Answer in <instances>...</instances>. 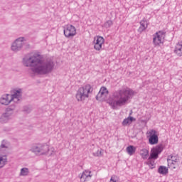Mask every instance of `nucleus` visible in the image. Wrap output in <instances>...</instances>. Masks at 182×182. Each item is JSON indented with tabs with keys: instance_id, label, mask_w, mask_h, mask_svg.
<instances>
[{
	"instance_id": "obj_1",
	"label": "nucleus",
	"mask_w": 182,
	"mask_h": 182,
	"mask_svg": "<svg viewBox=\"0 0 182 182\" xmlns=\"http://www.w3.org/2000/svg\"><path fill=\"white\" fill-rule=\"evenodd\" d=\"M23 65L28 70V75L31 77L46 75V61L43 59V55L34 53L32 55H27L23 58Z\"/></svg>"
},
{
	"instance_id": "obj_2",
	"label": "nucleus",
	"mask_w": 182,
	"mask_h": 182,
	"mask_svg": "<svg viewBox=\"0 0 182 182\" xmlns=\"http://www.w3.org/2000/svg\"><path fill=\"white\" fill-rule=\"evenodd\" d=\"M136 92L133 90L124 87L113 92L111 97L107 100V103L112 109H117L124 105H127L129 100L134 96Z\"/></svg>"
},
{
	"instance_id": "obj_3",
	"label": "nucleus",
	"mask_w": 182,
	"mask_h": 182,
	"mask_svg": "<svg viewBox=\"0 0 182 182\" xmlns=\"http://www.w3.org/2000/svg\"><path fill=\"white\" fill-rule=\"evenodd\" d=\"M93 92L92 85L87 84L78 89L75 95V98L78 102H85L89 97V94Z\"/></svg>"
},
{
	"instance_id": "obj_4",
	"label": "nucleus",
	"mask_w": 182,
	"mask_h": 182,
	"mask_svg": "<svg viewBox=\"0 0 182 182\" xmlns=\"http://www.w3.org/2000/svg\"><path fill=\"white\" fill-rule=\"evenodd\" d=\"M26 39L24 37H19L16 38L11 44V49L13 52H19L22 50V48L25 45Z\"/></svg>"
},
{
	"instance_id": "obj_5",
	"label": "nucleus",
	"mask_w": 182,
	"mask_h": 182,
	"mask_svg": "<svg viewBox=\"0 0 182 182\" xmlns=\"http://www.w3.org/2000/svg\"><path fill=\"white\" fill-rule=\"evenodd\" d=\"M164 38H166V33L164 31H157L153 36V43L154 46H161L164 43Z\"/></svg>"
},
{
	"instance_id": "obj_6",
	"label": "nucleus",
	"mask_w": 182,
	"mask_h": 182,
	"mask_svg": "<svg viewBox=\"0 0 182 182\" xmlns=\"http://www.w3.org/2000/svg\"><path fill=\"white\" fill-rule=\"evenodd\" d=\"M146 137L151 146L159 143V132L156 129H149L146 132Z\"/></svg>"
},
{
	"instance_id": "obj_7",
	"label": "nucleus",
	"mask_w": 182,
	"mask_h": 182,
	"mask_svg": "<svg viewBox=\"0 0 182 182\" xmlns=\"http://www.w3.org/2000/svg\"><path fill=\"white\" fill-rule=\"evenodd\" d=\"M92 45L95 50L100 52L103 49V46H105V38L100 36H96L94 37Z\"/></svg>"
},
{
	"instance_id": "obj_8",
	"label": "nucleus",
	"mask_w": 182,
	"mask_h": 182,
	"mask_svg": "<svg viewBox=\"0 0 182 182\" xmlns=\"http://www.w3.org/2000/svg\"><path fill=\"white\" fill-rule=\"evenodd\" d=\"M46 146V144H36L31 147L30 151H31L32 153H35L37 156H43L46 154V151H45Z\"/></svg>"
},
{
	"instance_id": "obj_9",
	"label": "nucleus",
	"mask_w": 182,
	"mask_h": 182,
	"mask_svg": "<svg viewBox=\"0 0 182 182\" xmlns=\"http://www.w3.org/2000/svg\"><path fill=\"white\" fill-rule=\"evenodd\" d=\"M63 32L65 38H73L74 36H76V27L72 24H68L65 26Z\"/></svg>"
},
{
	"instance_id": "obj_10",
	"label": "nucleus",
	"mask_w": 182,
	"mask_h": 182,
	"mask_svg": "<svg viewBox=\"0 0 182 182\" xmlns=\"http://www.w3.org/2000/svg\"><path fill=\"white\" fill-rule=\"evenodd\" d=\"M180 162V159H178V156L171 154L168 157V166L171 170H174L178 166V163Z\"/></svg>"
},
{
	"instance_id": "obj_11",
	"label": "nucleus",
	"mask_w": 182,
	"mask_h": 182,
	"mask_svg": "<svg viewBox=\"0 0 182 182\" xmlns=\"http://www.w3.org/2000/svg\"><path fill=\"white\" fill-rule=\"evenodd\" d=\"M163 151V145H158L155 147H153L151 149L150 156L149 158V160H157L159 159V154H160Z\"/></svg>"
},
{
	"instance_id": "obj_12",
	"label": "nucleus",
	"mask_w": 182,
	"mask_h": 182,
	"mask_svg": "<svg viewBox=\"0 0 182 182\" xmlns=\"http://www.w3.org/2000/svg\"><path fill=\"white\" fill-rule=\"evenodd\" d=\"M109 95V90L106 87H102L97 95L96 99L97 100H100L102 102L103 100H106V98Z\"/></svg>"
},
{
	"instance_id": "obj_13",
	"label": "nucleus",
	"mask_w": 182,
	"mask_h": 182,
	"mask_svg": "<svg viewBox=\"0 0 182 182\" xmlns=\"http://www.w3.org/2000/svg\"><path fill=\"white\" fill-rule=\"evenodd\" d=\"M21 93H22V90L19 89L16 90L14 95H10V99L11 102H14V103H18V102L21 100Z\"/></svg>"
},
{
	"instance_id": "obj_14",
	"label": "nucleus",
	"mask_w": 182,
	"mask_h": 182,
	"mask_svg": "<svg viewBox=\"0 0 182 182\" xmlns=\"http://www.w3.org/2000/svg\"><path fill=\"white\" fill-rule=\"evenodd\" d=\"M16 107V105L15 104H12L6 109V111L3 114L6 115L9 119H11V117H12V114H14V112H15Z\"/></svg>"
},
{
	"instance_id": "obj_15",
	"label": "nucleus",
	"mask_w": 182,
	"mask_h": 182,
	"mask_svg": "<svg viewBox=\"0 0 182 182\" xmlns=\"http://www.w3.org/2000/svg\"><path fill=\"white\" fill-rule=\"evenodd\" d=\"M92 178V171L89 170H85L82 172L81 176H80V181L81 182H85L89 181Z\"/></svg>"
},
{
	"instance_id": "obj_16",
	"label": "nucleus",
	"mask_w": 182,
	"mask_h": 182,
	"mask_svg": "<svg viewBox=\"0 0 182 182\" xmlns=\"http://www.w3.org/2000/svg\"><path fill=\"white\" fill-rule=\"evenodd\" d=\"M11 102H12V100H11V95L9 94L3 95L0 98V103L4 105V106H8Z\"/></svg>"
},
{
	"instance_id": "obj_17",
	"label": "nucleus",
	"mask_w": 182,
	"mask_h": 182,
	"mask_svg": "<svg viewBox=\"0 0 182 182\" xmlns=\"http://www.w3.org/2000/svg\"><path fill=\"white\" fill-rule=\"evenodd\" d=\"M174 53L176 56H182V41L176 43L174 49Z\"/></svg>"
},
{
	"instance_id": "obj_18",
	"label": "nucleus",
	"mask_w": 182,
	"mask_h": 182,
	"mask_svg": "<svg viewBox=\"0 0 182 182\" xmlns=\"http://www.w3.org/2000/svg\"><path fill=\"white\" fill-rule=\"evenodd\" d=\"M148 23H147V21L146 20H142L140 21V26L138 29L139 32H143L144 31H146V29H147V26H148Z\"/></svg>"
},
{
	"instance_id": "obj_19",
	"label": "nucleus",
	"mask_w": 182,
	"mask_h": 182,
	"mask_svg": "<svg viewBox=\"0 0 182 182\" xmlns=\"http://www.w3.org/2000/svg\"><path fill=\"white\" fill-rule=\"evenodd\" d=\"M133 122H136V119L133 117H128L122 122V126H129L133 123Z\"/></svg>"
},
{
	"instance_id": "obj_20",
	"label": "nucleus",
	"mask_w": 182,
	"mask_h": 182,
	"mask_svg": "<svg viewBox=\"0 0 182 182\" xmlns=\"http://www.w3.org/2000/svg\"><path fill=\"white\" fill-rule=\"evenodd\" d=\"M7 163L8 159H6V156H0V168H4Z\"/></svg>"
},
{
	"instance_id": "obj_21",
	"label": "nucleus",
	"mask_w": 182,
	"mask_h": 182,
	"mask_svg": "<svg viewBox=\"0 0 182 182\" xmlns=\"http://www.w3.org/2000/svg\"><path fill=\"white\" fill-rule=\"evenodd\" d=\"M158 172L159 173V174L166 176V174H168V168H167V167L166 166H159Z\"/></svg>"
},
{
	"instance_id": "obj_22",
	"label": "nucleus",
	"mask_w": 182,
	"mask_h": 182,
	"mask_svg": "<svg viewBox=\"0 0 182 182\" xmlns=\"http://www.w3.org/2000/svg\"><path fill=\"white\" fill-rule=\"evenodd\" d=\"M139 154H140L141 157H142V159H146L149 157V150L146 149H142L140 151Z\"/></svg>"
},
{
	"instance_id": "obj_23",
	"label": "nucleus",
	"mask_w": 182,
	"mask_h": 182,
	"mask_svg": "<svg viewBox=\"0 0 182 182\" xmlns=\"http://www.w3.org/2000/svg\"><path fill=\"white\" fill-rule=\"evenodd\" d=\"M127 153H128V154L129 156H133V154H134V153H136V147H134L133 146H129L127 148Z\"/></svg>"
},
{
	"instance_id": "obj_24",
	"label": "nucleus",
	"mask_w": 182,
	"mask_h": 182,
	"mask_svg": "<svg viewBox=\"0 0 182 182\" xmlns=\"http://www.w3.org/2000/svg\"><path fill=\"white\" fill-rule=\"evenodd\" d=\"M9 143L5 140H3L0 145V149L6 150V149H9Z\"/></svg>"
},
{
	"instance_id": "obj_25",
	"label": "nucleus",
	"mask_w": 182,
	"mask_h": 182,
	"mask_svg": "<svg viewBox=\"0 0 182 182\" xmlns=\"http://www.w3.org/2000/svg\"><path fill=\"white\" fill-rule=\"evenodd\" d=\"M9 118L6 117L4 114H2L1 116L0 117V123H8L9 122Z\"/></svg>"
},
{
	"instance_id": "obj_26",
	"label": "nucleus",
	"mask_w": 182,
	"mask_h": 182,
	"mask_svg": "<svg viewBox=\"0 0 182 182\" xmlns=\"http://www.w3.org/2000/svg\"><path fill=\"white\" fill-rule=\"evenodd\" d=\"M21 176H28L29 174V169L28 168H23L21 169Z\"/></svg>"
},
{
	"instance_id": "obj_27",
	"label": "nucleus",
	"mask_w": 182,
	"mask_h": 182,
	"mask_svg": "<svg viewBox=\"0 0 182 182\" xmlns=\"http://www.w3.org/2000/svg\"><path fill=\"white\" fill-rule=\"evenodd\" d=\"M94 156L96 157H102V156H103V149H98L96 152L94 153Z\"/></svg>"
},
{
	"instance_id": "obj_28",
	"label": "nucleus",
	"mask_w": 182,
	"mask_h": 182,
	"mask_svg": "<svg viewBox=\"0 0 182 182\" xmlns=\"http://www.w3.org/2000/svg\"><path fill=\"white\" fill-rule=\"evenodd\" d=\"M47 72H50V70H52V69H53V63L50 62L47 64Z\"/></svg>"
},
{
	"instance_id": "obj_29",
	"label": "nucleus",
	"mask_w": 182,
	"mask_h": 182,
	"mask_svg": "<svg viewBox=\"0 0 182 182\" xmlns=\"http://www.w3.org/2000/svg\"><path fill=\"white\" fill-rule=\"evenodd\" d=\"M148 166L150 167V168H154V167H156V164L154 163V161H149L148 162Z\"/></svg>"
},
{
	"instance_id": "obj_30",
	"label": "nucleus",
	"mask_w": 182,
	"mask_h": 182,
	"mask_svg": "<svg viewBox=\"0 0 182 182\" xmlns=\"http://www.w3.org/2000/svg\"><path fill=\"white\" fill-rule=\"evenodd\" d=\"M23 112L26 113H31V112H32V109H31L29 107H24Z\"/></svg>"
},
{
	"instance_id": "obj_31",
	"label": "nucleus",
	"mask_w": 182,
	"mask_h": 182,
	"mask_svg": "<svg viewBox=\"0 0 182 182\" xmlns=\"http://www.w3.org/2000/svg\"><path fill=\"white\" fill-rule=\"evenodd\" d=\"M109 182H117V176H114L111 177Z\"/></svg>"
}]
</instances>
